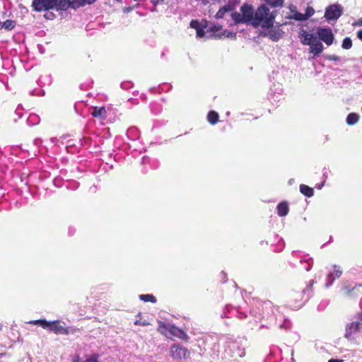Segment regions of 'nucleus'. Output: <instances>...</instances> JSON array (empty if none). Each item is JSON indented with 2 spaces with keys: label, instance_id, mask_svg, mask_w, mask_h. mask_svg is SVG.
<instances>
[{
  "label": "nucleus",
  "instance_id": "nucleus-1",
  "mask_svg": "<svg viewBox=\"0 0 362 362\" xmlns=\"http://www.w3.org/2000/svg\"><path fill=\"white\" fill-rule=\"evenodd\" d=\"M98 0H33L32 7L35 11L41 12L55 9L66 11L69 8H79L91 5Z\"/></svg>",
  "mask_w": 362,
  "mask_h": 362
},
{
  "label": "nucleus",
  "instance_id": "nucleus-2",
  "mask_svg": "<svg viewBox=\"0 0 362 362\" xmlns=\"http://www.w3.org/2000/svg\"><path fill=\"white\" fill-rule=\"evenodd\" d=\"M277 11H272L264 5L259 6L255 13V21L252 26L257 28L261 26L263 28H269L274 22Z\"/></svg>",
  "mask_w": 362,
  "mask_h": 362
},
{
  "label": "nucleus",
  "instance_id": "nucleus-3",
  "mask_svg": "<svg viewBox=\"0 0 362 362\" xmlns=\"http://www.w3.org/2000/svg\"><path fill=\"white\" fill-rule=\"evenodd\" d=\"M315 284L314 280H311L309 284L302 291H294L290 296L288 302L289 307L293 310H298L307 302L313 296V286Z\"/></svg>",
  "mask_w": 362,
  "mask_h": 362
},
{
  "label": "nucleus",
  "instance_id": "nucleus-4",
  "mask_svg": "<svg viewBox=\"0 0 362 362\" xmlns=\"http://www.w3.org/2000/svg\"><path fill=\"white\" fill-rule=\"evenodd\" d=\"M28 323L33 325H39L44 329L48 328L50 331L53 332L57 334H68L69 333L68 328L61 325L60 320L47 322L45 320L39 319L34 321H30Z\"/></svg>",
  "mask_w": 362,
  "mask_h": 362
},
{
  "label": "nucleus",
  "instance_id": "nucleus-5",
  "mask_svg": "<svg viewBox=\"0 0 362 362\" xmlns=\"http://www.w3.org/2000/svg\"><path fill=\"white\" fill-rule=\"evenodd\" d=\"M158 331L162 334H167V332H168L171 335L177 337L185 342H188L189 340V337L187 334L182 329L175 327L173 325H164L159 322Z\"/></svg>",
  "mask_w": 362,
  "mask_h": 362
},
{
  "label": "nucleus",
  "instance_id": "nucleus-6",
  "mask_svg": "<svg viewBox=\"0 0 362 362\" xmlns=\"http://www.w3.org/2000/svg\"><path fill=\"white\" fill-rule=\"evenodd\" d=\"M170 356L174 360L187 358L190 356V351L180 344H174L170 348Z\"/></svg>",
  "mask_w": 362,
  "mask_h": 362
},
{
  "label": "nucleus",
  "instance_id": "nucleus-7",
  "mask_svg": "<svg viewBox=\"0 0 362 362\" xmlns=\"http://www.w3.org/2000/svg\"><path fill=\"white\" fill-rule=\"evenodd\" d=\"M343 13V8L339 4H332L326 8L325 18L328 22L337 21Z\"/></svg>",
  "mask_w": 362,
  "mask_h": 362
},
{
  "label": "nucleus",
  "instance_id": "nucleus-8",
  "mask_svg": "<svg viewBox=\"0 0 362 362\" xmlns=\"http://www.w3.org/2000/svg\"><path fill=\"white\" fill-rule=\"evenodd\" d=\"M319 38L327 46L331 45L334 41V35L329 28H319L317 30Z\"/></svg>",
  "mask_w": 362,
  "mask_h": 362
},
{
  "label": "nucleus",
  "instance_id": "nucleus-9",
  "mask_svg": "<svg viewBox=\"0 0 362 362\" xmlns=\"http://www.w3.org/2000/svg\"><path fill=\"white\" fill-rule=\"evenodd\" d=\"M240 11L244 17L243 20L247 23H250L252 25V22L255 21V13L253 7L247 4H244L241 8Z\"/></svg>",
  "mask_w": 362,
  "mask_h": 362
},
{
  "label": "nucleus",
  "instance_id": "nucleus-10",
  "mask_svg": "<svg viewBox=\"0 0 362 362\" xmlns=\"http://www.w3.org/2000/svg\"><path fill=\"white\" fill-rule=\"evenodd\" d=\"M267 29L265 36H267L274 42L279 41L284 35L283 30L279 26L274 27L272 25L269 28Z\"/></svg>",
  "mask_w": 362,
  "mask_h": 362
},
{
  "label": "nucleus",
  "instance_id": "nucleus-11",
  "mask_svg": "<svg viewBox=\"0 0 362 362\" xmlns=\"http://www.w3.org/2000/svg\"><path fill=\"white\" fill-rule=\"evenodd\" d=\"M333 272H329L327 276L325 287L329 288L331 286L336 279L341 276L342 271L340 269V267L337 265L333 266Z\"/></svg>",
  "mask_w": 362,
  "mask_h": 362
},
{
  "label": "nucleus",
  "instance_id": "nucleus-12",
  "mask_svg": "<svg viewBox=\"0 0 362 362\" xmlns=\"http://www.w3.org/2000/svg\"><path fill=\"white\" fill-rule=\"evenodd\" d=\"M299 38L300 42L304 45H310L313 41H316V37L310 33H308L306 30L302 29L299 33Z\"/></svg>",
  "mask_w": 362,
  "mask_h": 362
},
{
  "label": "nucleus",
  "instance_id": "nucleus-13",
  "mask_svg": "<svg viewBox=\"0 0 362 362\" xmlns=\"http://www.w3.org/2000/svg\"><path fill=\"white\" fill-rule=\"evenodd\" d=\"M360 323L354 322L348 324L346 327V332L344 337L346 339H351L352 335L359 331Z\"/></svg>",
  "mask_w": 362,
  "mask_h": 362
},
{
  "label": "nucleus",
  "instance_id": "nucleus-14",
  "mask_svg": "<svg viewBox=\"0 0 362 362\" xmlns=\"http://www.w3.org/2000/svg\"><path fill=\"white\" fill-rule=\"evenodd\" d=\"M310 46V52L313 53L315 56H318L320 54L323 50L322 44L317 41H313V42L309 45Z\"/></svg>",
  "mask_w": 362,
  "mask_h": 362
},
{
  "label": "nucleus",
  "instance_id": "nucleus-15",
  "mask_svg": "<svg viewBox=\"0 0 362 362\" xmlns=\"http://www.w3.org/2000/svg\"><path fill=\"white\" fill-rule=\"evenodd\" d=\"M276 209L279 216H286L289 211L288 203L281 202L277 205Z\"/></svg>",
  "mask_w": 362,
  "mask_h": 362
},
{
  "label": "nucleus",
  "instance_id": "nucleus-16",
  "mask_svg": "<svg viewBox=\"0 0 362 362\" xmlns=\"http://www.w3.org/2000/svg\"><path fill=\"white\" fill-rule=\"evenodd\" d=\"M300 192L308 197H313L314 194V190L313 188L303 184L300 185Z\"/></svg>",
  "mask_w": 362,
  "mask_h": 362
},
{
  "label": "nucleus",
  "instance_id": "nucleus-17",
  "mask_svg": "<svg viewBox=\"0 0 362 362\" xmlns=\"http://www.w3.org/2000/svg\"><path fill=\"white\" fill-rule=\"evenodd\" d=\"M232 10V8L230 5H226L223 7H221L218 11V12L216 13L215 17L216 18H223L224 15L228 13V12H230V11Z\"/></svg>",
  "mask_w": 362,
  "mask_h": 362
},
{
  "label": "nucleus",
  "instance_id": "nucleus-18",
  "mask_svg": "<svg viewBox=\"0 0 362 362\" xmlns=\"http://www.w3.org/2000/svg\"><path fill=\"white\" fill-rule=\"evenodd\" d=\"M218 118V114L215 111H210L208 113L207 119L209 122L213 125L217 123Z\"/></svg>",
  "mask_w": 362,
  "mask_h": 362
},
{
  "label": "nucleus",
  "instance_id": "nucleus-19",
  "mask_svg": "<svg viewBox=\"0 0 362 362\" xmlns=\"http://www.w3.org/2000/svg\"><path fill=\"white\" fill-rule=\"evenodd\" d=\"M106 114V110L105 107H95L91 115L94 117H104Z\"/></svg>",
  "mask_w": 362,
  "mask_h": 362
},
{
  "label": "nucleus",
  "instance_id": "nucleus-20",
  "mask_svg": "<svg viewBox=\"0 0 362 362\" xmlns=\"http://www.w3.org/2000/svg\"><path fill=\"white\" fill-rule=\"evenodd\" d=\"M359 119L358 115L356 113H350L346 117V122L349 125H354L358 122Z\"/></svg>",
  "mask_w": 362,
  "mask_h": 362
},
{
  "label": "nucleus",
  "instance_id": "nucleus-21",
  "mask_svg": "<svg viewBox=\"0 0 362 362\" xmlns=\"http://www.w3.org/2000/svg\"><path fill=\"white\" fill-rule=\"evenodd\" d=\"M139 297L141 300L144 302H151L153 303L156 302V297L152 294H141Z\"/></svg>",
  "mask_w": 362,
  "mask_h": 362
},
{
  "label": "nucleus",
  "instance_id": "nucleus-22",
  "mask_svg": "<svg viewBox=\"0 0 362 362\" xmlns=\"http://www.w3.org/2000/svg\"><path fill=\"white\" fill-rule=\"evenodd\" d=\"M231 17L233 18V20L235 21V23H246L243 18V13H238V12H234V13H231Z\"/></svg>",
  "mask_w": 362,
  "mask_h": 362
},
{
  "label": "nucleus",
  "instance_id": "nucleus-23",
  "mask_svg": "<svg viewBox=\"0 0 362 362\" xmlns=\"http://www.w3.org/2000/svg\"><path fill=\"white\" fill-rule=\"evenodd\" d=\"M291 13H293L291 16L289 17L290 19H294L298 21H303L305 20L304 15L297 11L291 10Z\"/></svg>",
  "mask_w": 362,
  "mask_h": 362
},
{
  "label": "nucleus",
  "instance_id": "nucleus-24",
  "mask_svg": "<svg viewBox=\"0 0 362 362\" xmlns=\"http://www.w3.org/2000/svg\"><path fill=\"white\" fill-rule=\"evenodd\" d=\"M16 25V22L11 20H6V21L2 23L1 28H4L6 30H11L14 28Z\"/></svg>",
  "mask_w": 362,
  "mask_h": 362
},
{
  "label": "nucleus",
  "instance_id": "nucleus-25",
  "mask_svg": "<svg viewBox=\"0 0 362 362\" xmlns=\"http://www.w3.org/2000/svg\"><path fill=\"white\" fill-rule=\"evenodd\" d=\"M82 362H100L99 361V354H93L88 355L86 358V361Z\"/></svg>",
  "mask_w": 362,
  "mask_h": 362
},
{
  "label": "nucleus",
  "instance_id": "nucleus-26",
  "mask_svg": "<svg viewBox=\"0 0 362 362\" xmlns=\"http://www.w3.org/2000/svg\"><path fill=\"white\" fill-rule=\"evenodd\" d=\"M356 290V287H352L351 286H344L341 288L342 294L344 296H351V292Z\"/></svg>",
  "mask_w": 362,
  "mask_h": 362
},
{
  "label": "nucleus",
  "instance_id": "nucleus-27",
  "mask_svg": "<svg viewBox=\"0 0 362 362\" xmlns=\"http://www.w3.org/2000/svg\"><path fill=\"white\" fill-rule=\"evenodd\" d=\"M352 46V40L350 37H345L342 42L341 47L345 49H349Z\"/></svg>",
  "mask_w": 362,
  "mask_h": 362
},
{
  "label": "nucleus",
  "instance_id": "nucleus-28",
  "mask_svg": "<svg viewBox=\"0 0 362 362\" xmlns=\"http://www.w3.org/2000/svg\"><path fill=\"white\" fill-rule=\"evenodd\" d=\"M315 13V10L313 7L308 6L305 9V13L303 14L305 17V20L308 19L310 17H311Z\"/></svg>",
  "mask_w": 362,
  "mask_h": 362
},
{
  "label": "nucleus",
  "instance_id": "nucleus-29",
  "mask_svg": "<svg viewBox=\"0 0 362 362\" xmlns=\"http://www.w3.org/2000/svg\"><path fill=\"white\" fill-rule=\"evenodd\" d=\"M190 27L192 28H194L196 30V31H197L201 27H202L204 23H199L198 21L197 20H192L191 22H190Z\"/></svg>",
  "mask_w": 362,
  "mask_h": 362
},
{
  "label": "nucleus",
  "instance_id": "nucleus-30",
  "mask_svg": "<svg viewBox=\"0 0 362 362\" xmlns=\"http://www.w3.org/2000/svg\"><path fill=\"white\" fill-rule=\"evenodd\" d=\"M206 28V22H204V25L201 27L197 32V37H203L205 35V31L204 29Z\"/></svg>",
  "mask_w": 362,
  "mask_h": 362
},
{
  "label": "nucleus",
  "instance_id": "nucleus-31",
  "mask_svg": "<svg viewBox=\"0 0 362 362\" xmlns=\"http://www.w3.org/2000/svg\"><path fill=\"white\" fill-rule=\"evenodd\" d=\"M150 323L148 322H147L146 320H143L142 318H139V320H136L134 322V325H143V326H145V325H148Z\"/></svg>",
  "mask_w": 362,
  "mask_h": 362
},
{
  "label": "nucleus",
  "instance_id": "nucleus-32",
  "mask_svg": "<svg viewBox=\"0 0 362 362\" xmlns=\"http://www.w3.org/2000/svg\"><path fill=\"white\" fill-rule=\"evenodd\" d=\"M305 263L308 264V267H305L306 271H310L313 267V261L311 258L305 261Z\"/></svg>",
  "mask_w": 362,
  "mask_h": 362
},
{
  "label": "nucleus",
  "instance_id": "nucleus-33",
  "mask_svg": "<svg viewBox=\"0 0 362 362\" xmlns=\"http://www.w3.org/2000/svg\"><path fill=\"white\" fill-rule=\"evenodd\" d=\"M223 35L226 36L227 37H235L236 34L228 30H224Z\"/></svg>",
  "mask_w": 362,
  "mask_h": 362
},
{
  "label": "nucleus",
  "instance_id": "nucleus-34",
  "mask_svg": "<svg viewBox=\"0 0 362 362\" xmlns=\"http://www.w3.org/2000/svg\"><path fill=\"white\" fill-rule=\"evenodd\" d=\"M327 59L331 61H339V57L337 55H329L327 57Z\"/></svg>",
  "mask_w": 362,
  "mask_h": 362
},
{
  "label": "nucleus",
  "instance_id": "nucleus-35",
  "mask_svg": "<svg viewBox=\"0 0 362 362\" xmlns=\"http://www.w3.org/2000/svg\"><path fill=\"white\" fill-rule=\"evenodd\" d=\"M220 28H221V26H219V25H214V26L210 29V30H211V32L216 33V32L218 31V30H220Z\"/></svg>",
  "mask_w": 362,
  "mask_h": 362
},
{
  "label": "nucleus",
  "instance_id": "nucleus-36",
  "mask_svg": "<svg viewBox=\"0 0 362 362\" xmlns=\"http://www.w3.org/2000/svg\"><path fill=\"white\" fill-rule=\"evenodd\" d=\"M164 0H151V4L153 6H157L159 3L163 2Z\"/></svg>",
  "mask_w": 362,
  "mask_h": 362
},
{
  "label": "nucleus",
  "instance_id": "nucleus-37",
  "mask_svg": "<svg viewBox=\"0 0 362 362\" xmlns=\"http://www.w3.org/2000/svg\"><path fill=\"white\" fill-rule=\"evenodd\" d=\"M133 10V8L131 7V6H129V7H124L123 8V12L124 13H129L131 12Z\"/></svg>",
  "mask_w": 362,
  "mask_h": 362
},
{
  "label": "nucleus",
  "instance_id": "nucleus-38",
  "mask_svg": "<svg viewBox=\"0 0 362 362\" xmlns=\"http://www.w3.org/2000/svg\"><path fill=\"white\" fill-rule=\"evenodd\" d=\"M73 361L74 362H82L83 361L81 360V358L79 357V356L76 355L73 358Z\"/></svg>",
  "mask_w": 362,
  "mask_h": 362
},
{
  "label": "nucleus",
  "instance_id": "nucleus-39",
  "mask_svg": "<svg viewBox=\"0 0 362 362\" xmlns=\"http://www.w3.org/2000/svg\"><path fill=\"white\" fill-rule=\"evenodd\" d=\"M357 37L362 40V30H360L357 33Z\"/></svg>",
  "mask_w": 362,
  "mask_h": 362
},
{
  "label": "nucleus",
  "instance_id": "nucleus-40",
  "mask_svg": "<svg viewBox=\"0 0 362 362\" xmlns=\"http://www.w3.org/2000/svg\"><path fill=\"white\" fill-rule=\"evenodd\" d=\"M324 183H325V181H324L322 183H321V184H317V185H315V187H316L317 189H322V187H323Z\"/></svg>",
  "mask_w": 362,
  "mask_h": 362
},
{
  "label": "nucleus",
  "instance_id": "nucleus-41",
  "mask_svg": "<svg viewBox=\"0 0 362 362\" xmlns=\"http://www.w3.org/2000/svg\"><path fill=\"white\" fill-rule=\"evenodd\" d=\"M343 361L342 360H338V359H330L328 361V362H342Z\"/></svg>",
  "mask_w": 362,
  "mask_h": 362
},
{
  "label": "nucleus",
  "instance_id": "nucleus-42",
  "mask_svg": "<svg viewBox=\"0 0 362 362\" xmlns=\"http://www.w3.org/2000/svg\"><path fill=\"white\" fill-rule=\"evenodd\" d=\"M272 314L274 315H277V313H275V312H273Z\"/></svg>",
  "mask_w": 362,
  "mask_h": 362
},
{
  "label": "nucleus",
  "instance_id": "nucleus-43",
  "mask_svg": "<svg viewBox=\"0 0 362 362\" xmlns=\"http://www.w3.org/2000/svg\"><path fill=\"white\" fill-rule=\"evenodd\" d=\"M361 305H362V298H361Z\"/></svg>",
  "mask_w": 362,
  "mask_h": 362
},
{
  "label": "nucleus",
  "instance_id": "nucleus-44",
  "mask_svg": "<svg viewBox=\"0 0 362 362\" xmlns=\"http://www.w3.org/2000/svg\"><path fill=\"white\" fill-rule=\"evenodd\" d=\"M358 317H362V314H361V315H360Z\"/></svg>",
  "mask_w": 362,
  "mask_h": 362
}]
</instances>
